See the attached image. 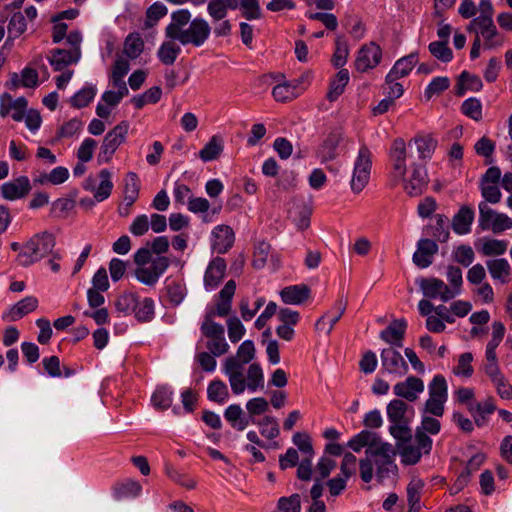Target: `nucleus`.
I'll use <instances>...</instances> for the list:
<instances>
[{
	"instance_id": "nucleus-1",
	"label": "nucleus",
	"mask_w": 512,
	"mask_h": 512,
	"mask_svg": "<svg viewBox=\"0 0 512 512\" xmlns=\"http://www.w3.org/2000/svg\"><path fill=\"white\" fill-rule=\"evenodd\" d=\"M347 446L354 452H360L366 447V457L359 462L360 477L365 483L372 480L374 466L380 483L396 477L398 470L395 463L396 451L390 443L382 441L376 433L362 430L348 441Z\"/></svg>"
},
{
	"instance_id": "nucleus-2",
	"label": "nucleus",
	"mask_w": 512,
	"mask_h": 512,
	"mask_svg": "<svg viewBox=\"0 0 512 512\" xmlns=\"http://www.w3.org/2000/svg\"><path fill=\"white\" fill-rule=\"evenodd\" d=\"M236 291L234 280L226 282L216 296L215 306L207 309L200 326L201 336L206 339V347L214 356H221L228 352L229 345L225 339L224 327L216 323L215 316H227L232 307V299Z\"/></svg>"
},
{
	"instance_id": "nucleus-3",
	"label": "nucleus",
	"mask_w": 512,
	"mask_h": 512,
	"mask_svg": "<svg viewBox=\"0 0 512 512\" xmlns=\"http://www.w3.org/2000/svg\"><path fill=\"white\" fill-rule=\"evenodd\" d=\"M54 246L55 238L53 235L49 233L37 234L23 245L17 261L21 266H29L48 255Z\"/></svg>"
},
{
	"instance_id": "nucleus-4",
	"label": "nucleus",
	"mask_w": 512,
	"mask_h": 512,
	"mask_svg": "<svg viewBox=\"0 0 512 512\" xmlns=\"http://www.w3.org/2000/svg\"><path fill=\"white\" fill-rule=\"evenodd\" d=\"M82 39V34L79 31H71L67 35V44L70 49H54L50 52L48 61L55 71H62L80 60Z\"/></svg>"
},
{
	"instance_id": "nucleus-5",
	"label": "nucleus",
	"mask_w": 512,
	"mask_h": 512,
	"mask_svg": "<svg viewBox=\"0 0 512 512\" xmlns=\"http://www.w3.org/2000/svg\"><path fill=\"white\" fill-rule=\"evenodd\" d=\"M428 393L429 397L424 404L423 412L435 417H442L448 399V385L442 375L438 374L433 377L428 385Z\"/></svg>"
},
{
	"instance_id": "nucleus-6",
	"label": "nucleus",
	"mask_w": 512,
	"mask_h": 512,
	"mask_svg": "<svg viewBox=\"0 0 512 512\" xmlns=\"http://www.w3.org/2000/svg\"><path fill=\"white\" fill-rule=\"evenodd\" d=\"M432 444L433 441L429 436H423L420 433H415L414 443L410 441L405 444L397 443L402 463L405 465L418 463L422 455L430 453Z\"/></svg>"
},
{
	"instance_id": "nucleus-7",
	"label": "nucleus",
	"mask_w": 512,
	"mask_h": 512,
	"mask_svg": "<svg viewBox=\"0 0 512 512\" xmlns=\"http://www.w3.org/2000/svg\"><path fill=\"white\" fill-rule=\"evenodd\" d=\"M128 131L129 123L121 121L105 135L98 155L100 161L107 163L112 159L119 146L126 141Z\"/></svg>"
},
{
	"instance_id": "nucleus-8",
	"label": "nucleus",
	"mask_w": 512,
	"mask_h": 512,
	"mask_svg": "<svg viewBox=\"0 0 512 512\" xmlns=\"http://www.w3.org/2000/svg\"><path fill=\"white\" fill-rule=\"evenodd\" d=\"M372 167L371 152L366 146H362L354 162L351 179V189L355 193L361 192L370 179Z\"/></svg>"
},
{
	"instance_id": "nucleus-9",
	"label": "nucleus",
	"mask_w": 512,
	"mask_h": 512,
	"mask_svg": "<svg viewBox=\"0 0 512 512\" xmlns=\"http://www.w3.org/2000/svg\"><path fill=\"white\" fill-rule=\"evenodd\" d=\"M479 226L482 230H492L501 233L512 228V219L504 213H498L486 202L479 204Z\"/></svg>"
},
{
	"instance_id": "nucleus-10",
	"label": "nucleus",
	"mask_w": 512,
	"mask_h": 512,
	"mask_svg": "<svg viewBox=\"0 0 512 512\" xmlns=\"http://www.w3.org/2000/svg\"><path fill=\"white\" fill-rule=\"evenodd\" d=\"M211 33V27L203 18H195L175 38L182 45L202 46Z\"/></svg>"
},
{
	"instance_id": "nucleus-11",
	"label": "nucleus",
	"mask_w": 512,
	"mask_h": 512,
	"mask_svg": "<svg viewBox=\"0 0 512 512\" xmlns=\"http://www.w3.org/2000/svg\"><path fill=\"white\" fill-rule=\"evenodd\" d=\"M169 265L170 261L167 257H156L150 264L136 267L134 275L140 283L151 287L159 281Z\"/></svg>"
},
{
	"instance_id": "nucleus-12",
	"label": "nucleus",
	"mask_w": 512,
	"mask_h": 512,
	"mask_svg": "<svg viewBox=\"0 0 512 512\" xmlns=\"http://www.w3.org/2000/svg\"><path fill=\"white\" fill-rule=\"evenodd\" d=\"M419 287L423 295L429 299H440L442 302H448L455 298V293H452L448 285L435 277L421 279Z\"/></svg>"
},
{
	"instance_id": "nucleus-13",
	"label": "nucleus",
	"mask_w": 512,
	"mask_h": 512,
	"mask_svg": "<svg viewBox=\"0 0 512 512\" xmlns=\"http://www.w3.org/2000/svg\"><path fill=\"white\" fill-rule=\"evenodd\" d=\"M382 370L388 374L402 377L408 372V365L395 348L389 347L380 354Z\"/></svg>"
},
{
	"instance_id": "nucleus-14",
	"label": "nucleus",
	"mask_w": 512,
	"mask_h": 512,
	"mask_svg": "<svg viewBox=\"0 0 512 512\" xmlns=\"http://www.w3.org/2000/svg\"><path fill=\"white\" fill-rule=\"evenodd\" d=\"M382 59V50L379 45L374 42L363 45L355 60L356 70L359 72H366L375 68Z\"/></svg>"
},
{
	"instance_id": "nucleus-15",
	"label": "nucleus",
	"mask_w": 512,
	"mask_h": 512,
	"mask_svg": "<svg viewBox=\"0 0 512 512\" xmlns=\"http://www.w3.org/2000/svg\"><path fill=\"white\" fill-rule=\"evenodd\" d=\"M406 145L403 139L397 138L393 141L390 158L392 162L391 177L395 182L404 180L406 174Z\"/></svg>"
},
{
	"instance_id": "nucleus-16",
	"label": "nucleus",
	"mask_w": 512,
	"mask_h": 512,
	"mask_svg": "<svg viewBox=\"0 0 512 512\" xmlns=\"http://www.w3.org/2000/svg\"><path fill=\"white\" fill-rule=\"evenodd\" d=\"M223 372L228 377L231 390L235 395H240L247 389L243 367L234 357H228L225 360Z\"/></svg>"
},
{
	"instance_id": "nucleus-17",
	"label": "nucleus",
	"mask_w": 512,
	"mask_h": 512,
	"mask_svg": "<svg viewBox=\"0 0 512 512\" xmlns=\"http://www.w3.org/2000/svg\"><path fill=\"white\" fill-rule=\"evenodd\" d=\"M226 269L227 264L223 258L217 256L211 259L203 277V284L206 291H213L219 286L226 274Z\"/></svg>"
},
{
	"instance_id": "nucleus-18",
	"label": "nucleus",
	"mask_w": 512,
	"mask_h": 512,
	"mask_svg": "<svg viewBox=\"0 0 512 512\" xmlns=\"http://www.w3.org/2000/svg\"><path fill=\"white\" fill-rule=\"evenodd\" d=\"M235 234L228 225H218L211 232V248L218 254L226 253L234 244Z\"/></svg>"
},
{
	"instance_id": "nucleus-19",
	"label": "nucleus",
	"mask_w": 512,
	"mask_h": 512,
	"mask_svg": "<svg viewBox=\"0 0 512 512\" xmlns=\"http://www.w3.org/2000/svg\"><path fill=\"white\" fill-rule=\"evenodd\" d=\"M31 190L30 180L26 176H20L1 185L2 198L14 201L25 197Z\"/></svg>"
},
{
	"instance_id": "nucleus-20",
	"label": "nucleus",
	"mask_w": 512,
	"mask_h": 512,
	"mask_svg": "<svg viewBox=\"0 0 512 512\" xmlns=\"http://www.w3.org/2000/svg\"><path fill=\"white\" fill-rule=\"evenodd\" d=\"M437 252L438 245L435 241L427 238L420 239L412 257L413 263L421 269L427 268L432 264L433 257Z\"/></svg>"
},
{
	"instance_id": "nucleus-21",
	"label": "nucleus",
	"mask_w": 512,
	"mask_h": 512,
	"mask_svg": "<svg viewBox=\"0 0 512 512\" xmlns=\"http://www.w3.org/2000/svg\"><path fill=\"white\" fill-rule=\"evenodd\" d=\"M424 391V382L415 376H410L404 381L398 382L393 387V392L397 397L413 402Z\"/></svg>"
},
{
	"instance_id": "nucleus-22",
	"label": "nucleus",
	"mask_w": 512,
	"mask_h": 512,
	"mask_svg": "<svg viewBox=\"0 0 512 512\" xmlns=\"http://www.w3.org/2000/svg\"><path fill=\"white\" fill-rule=\"evenodd\" d=\"M0 115L6 117L11 115L12 119L19 122L24 119L25 111L27 108V101L24 97L13 99L8 93L1 97Z\"/></svg>"
},
{
	"instance_id": "nucleus-23",
	"label": "nucleus",
	"mask_w": 512,
	"mask_h": 512,
	"mask_svg": "<svg viewBox=\"0 0 512 512\" xmlns=\"http://www.w3.org/2000/svg\"><path fill=\"white\" fill-rule=\"evenodd\" d=\"M37 307L38 299L34 296H27L3 312L2 320L7 322L18 321L36 310Z\"/></svg>"
},
{
	"instance_id": "nucleus-24",
	"label": "nucleus",
	"mask_w": 512,
	"mask_h": 512,
	"mask_svg": "<svg viewBox=\"0 0 512 512\" xmlns=\"http://www.w3.org/2000/svg\"><path fill=\"white\" fill-rule=\"evenodd\" d=\"M407 329V321L404 318L393 320L384 330L380 332V338L393 348H401Z\"/></svg>"
},
{
	"instance_id": "nucleus-25",
	"label": "nucleus",
	"mask_w": 512,
	"mask_h": 512,
	"mask_svg": "<svg viewBox=\"0 0 512 512\" xmlns=\"http://www.w3.org/2000/svg\"><path fill=\"white\" fill-rule=\"evenodd\" d=\"M402 181L404 182V190L410 196H418L428 183L427 172L424 167L415 165L410 177L408 179L404 178Z\"/></svg>"
},
{
	"instance_id": "nucleus-26",
	"label": "nucleus",
	"mask_w": 512,
	"mask_h": 512,
	"mask_svg": "<svg viewBox=\"0 0 512 512\" xmlns=\"http://www.w3.org/2000/svg\"><path fill=\"white\" fill-rule=\"evenodd\" d=\"M346 310V304L341 301L337 302L331 311L325 313L315 323V329L318 332L329 335L334 325L340 320Z\"/></svg>"
},
{
	"instance_id": "nucleus-27",
	"label": "nucleus",
	"mask_w": 512,
	"mask_h": 512,
	"mask_svg": "<svg viewBox=\"0 0 512 512\" xmlns=\"http://www.w3.org/2000/svg\"><path fill=\"white\" fill-rule=\"evenodd\" d=\"M485 374L490 378L494 384L497 394L506 400L512 399V385L507 381L502 374L499 365L483 368Z\"/></svg>"
},
{
	"instance_id": "nucleus-28",
	"label": "nucleus",
	"mask_w": 512,
	"mask_h": 512,
	"mask_svg": "<svg viewBox=\"0 0 512 512\" xmlns=\"http://www.w3.org/2000/svg\"><path fill=\"white\" fill-rule=\"evenodd\" d=\"M311 290L305 284L290 285L283 288L280 297L285 304L301 305L310 298Z\"/></svg>"
},
{
	"instance_id": "nucleus-29",
	"label": "nucleus",
	"mask_w": 512,
	"mask_h": 512,
	"mask_svg": "<svg viewBox=\"0 0 512 512\" xmlns=\"http://www.w3.org/2000/svg\"><path fill=\"white\" fill-rule=\"evenodd\" d=\"M487 269L493 280L506 284L512 280V268L504 258L488 260Z\"/></svg>"
},
{
	"instance_id": "nucleus-30",
	"label": "nucleus",
	"mask_w": 512,
	"mask_h": 512,
	"mask_svg": "<svg viewBox=\"0 0 512 512\" xmlns=\"http://www.w3.org/2000/svg\"><path fill=\"white\" fill-rule=\"evenodd\" d=\"M508 248V241L495 239L491 237H483L476 243V249L484 256H500L503 255Z\"/></svg>"
},
{
	"instance_id": "nucleus-31",
	"label": "nucleus",
	"mask_w": 512,
	"mask_h": 512,
	"mask_svg": "<svg viewBox=\"0 0 512 512\" xmlns=\"http://www.w3.org/2000/svg\"><path fill=\"white\" fill-rule=\"evenodd\" d=\"M191 22V13L187 9H180L171 14V22L166 27V38H175Z\"/></svg>"
},
{
	"instance_id": "nucleus-32",
	"label": "nucleus",
	"mask_w": 512,
	"mask_h": 512,
	"mask_svg": "<svg viewBox=\"0 0 512 512\" xmlns=\"http://www.w3.org/2000/svg\"><path fill=\"white\" fill-rule=\"evenodd\" d=\"M141 492V484L133 479H127L123 482L117 483L113 487V497L118 501L136 498L141 494Z\"/></svg>"
},
{
	"instance_id": "nucleus-33",
	"label": "nucleus",
	"mask_w": 512,
	"mask_h": 512,
	"mask_svg": "<svg viewBox=\"0 0 512 512\" xmlns=\"http://www.w3.org/2000/svg\"><path fill=\"white\" fill-rule=\"evenodd\" d=\"M474 220V211L469 207H461L458 213L453 217L452 228L458 235H465L471 231V225Z\"/></svg>"
},
{
	"instance_id": "nucleus-34",
	"label": "nucleus",
	"mask_w": 512,
	"mask_h": 512,
	"mask_svg": "<svg viewBox=\"0 0 512 512\" xmlns=\"http://www.w3.org/2000/svg\"><path fill=\"white\" fill-rule=\"evenodd\" d=\"M177 38H167L159 47L157 56L165 65H172L181 53Z\"/></svg>"
},
{
	"instance_id": "nucleus-35",
	"label": "nucleus",
	"mask_w": 512,
	"mask_h": 512,
	"mask_svg": "<svg viewBox=\"0 0 512 512\" xmlns=\"http://www.w3.org/2000/svg\"><path fill=\"white\" fill-rule=\"evenodd\" d=\"M126 96L118 91L108 90L102 94L101 100L96 107V114L100 118H107L111 113V107L116 106Z\"/></svg>"
},
{
	"instance_id": "nucleus-36",
	"label": "nucleus",
	"mask_w": 512,
	"mask_h": 512,
	"mask_svg": "<svg viewBox=\"0 0 512 512\" xmlns=\"http://www.w3.org/2000/svg\"><path fill=\"white\" fill-rule=\"evenodd\" d=\"M238 5V0H210L207 11L213 21L216 22L226 17L228 9H236Z\"/></svg>"
},
{
	"instance_id": "nucleus-37",
	"label": "nucleus",
	"mask_w": 512,
	"mask_h": 512,
	"mask_svg": "<svg viewBox=\"0 0 512 512\" xmlns=\"http://www.w3.org/2000/svg\"><path fill=\"white\" fill-rule=\"evenodd\" d=\"M417 62V53H410L409 55L398 59L391 70L388 72V78L391 79L392 77H397L400 79L407 76L412 71Z\"/></svg>"
},
{
	"instance_id": "nucleus-38",
	"label": "nucleus",
	"mask_w": 512,
	"mask_h": 512,
	"mask_svg": "<svg viewBox=\"0 0 512 512\" xmlns=\"http://www.w3.org/2000/svg\"><path fill=\"white\" fill-rule=\"evenodd\" d=\"M134 317L142 323L153 320L155 316V302L150 297L138 298L135 311L132 313Z\"/></svg>"
},
{
	"instance_id": "nucleus-39",
	"label": "nucleus",
	"mask_w": 512,
	"mask_h": 512,
	"mask_svg": "<svg viewBox=\"0 0 512 512\" xmlns=\"http://www.w3.org/2000/svg\"><path fill=\"white\" fill-rule=\"evenodd\" d=\"M302 93V89H298V84L291 82H283L276 85L272 90V95L276 101H291Z\"/></svg>"
},
{
	"instance_id": "nucleus-40",
	"label": "nucleus",
	"mask_w": 512,
	"mask_h": 512,
	"mask_svg": "<svg viewBox=\"0 0 512 512\" xmlns=\"http://www.w3.org/2000/svg\"><path fill=\"white\" fill-rule=\"evenodd\" d=\"M224 417L234 429L239 431H243L249 424L238 404L229 405L224 412Z\"/></svg>"
},
{
	"instance_id": "nucleus-41",
	"label": "nucleus",
	"mask_w": 512,
	"mask_h": 512,
	"mask_svg": "<svg viewBox=\"0 0 512 512\" xmlns=\"http://www.w3.org/2000/svg\"><path fill=\"white\" fill-rule=\"evenodd\" d=\"M223 140L220 136L214 135L199 151V157L204 162L215 160L223 151Z\"/></svg>"
},
{
	"instance_id": "nucleus-42",
	"label": "nucleus",
	"mask_w": 512,
	"mask_h": 512,
	"mask_svg": "<svg viewBox=\"0 0 512 512\" xmlns=\"http://www.w3.org/2000/svg\"><path fill=\"white\" fill-rule=\"evenodd\" d=\"M349 79L350 77L347 69H341L336 74L335 78L330 82L329 91L327 93L329 101L333 102L338 99V97L344 92Z\"/></svg>"
},
{
	"instance_id": "nucleus-43",
	"label": "nucleus",
	"mask_w": 512,
	"mask_h": 512,
	"mask_svg": "<svg viewBox=\"0 0 512 512\" xmlns=\"http://www.w3.org/2000/svg\"><path fill=\"white\" fill-rule=\"evenodd\" d=\"M469 409L474 416L475 423L483 426L486 423L487 416L496 410V406L492 399H487L483 403H471Z\"/></svg>"
},
{
	"instance_id": "nucleus-44",
	"label": "nucleus",
	"mask_w": 512,
	"mask_h": 512,
	"mask_svg": "<svg viewBox=\"0 0 512 512\" xmlns=\"http://www.w3.org/2000/svg\"><path fill=\"white\" fill-rule=\"evenodd\" d=\"M252 423L257 425L261 435L269 440L277 438L280 434L277 419L273 416L266 415L259 420L253 419Z\"/></svg>"
},
{
	"instance_id": "nucleus-45",
	"label": "nucleus",
	"mask_w": 512,
	"mask_h": 512,
	"mask_svg": "<svg viewBox=\"0 0 512 512\" xmlns=\"http://www.w3.org/2000/svg\"><path fill=\"white\" fill-rule=\"evenodd\" d=\"M138 298L139 296L134 292L121 293L115 300L116 311L124 316L131 315L135 311Z\"/></svg>"
},
{
	"instance_id": "nucleus-46",
	"label": "nucleus",
	"mask_w": 512,
	"mask_h": 512,
	"mask_svg": "<svg viewBox=\"0 0 512 512\" xmlns=\"http://www.w3.org/2000/svg\"><path fill=\"white\" fill-rule=\"evenodd\" d=\"M173 400V391L168 386H159L151 396V403L157 410L168 409Z\"/></svg>"
},
{
	"instance_id": "nucleus-47",
	"label": "nucleus",
	"mask_w": 512,
	"mask_h": 512,
	"mask_svg": "<svg viewBox=\"0 0 512 512\" xmlns=\"http://www.w3.org/2000/svg\"><path fill=\"white\" fill-rule=\"evenodd\" d=\"M100 183L94 192V198L97 202L106 200L112 192L113 182L111 181V173L107 169L99 172Z\"/></svg>"
},
{
	"instance_id": "nucleus-48",
	"label": "nucleus",
	"mask_w": 512,
	"mask_h": 512,
	"mask_svg": "<svg viewBox=\"0 0 512 512\" xmlns=\"http://www.w3.org/2000/svg\"><path fill=\"white\" fill-rule=\"evenodd\" d=\"M207 397L210 401L220 404L225 403L229 398V391L226 384L221 380H213L207 388Z\"/></svg>"
},
{
	"instance_id": "nucleus-49",
	"label": "nucleus",
	"mask_w": 512,
	"mask_h": 512,
	"mask_svg": "<svg viewBox=\"0 0 512 512\" xmlns=\"http://www.w3.org/2000/svg\"><path fill=\"white\" fill-rule=\"evenodd\" d=\"M247 389L250 392H256L264 387V374L262 368L257 363H252L247 371Z\"/></svg>"
},
{
	"instance_id": "nucleus-50",
	"label": "nucleus",
	"mask_w": 512,
	"mask_h": 512,
	"mask_svg": "<svg viewBox=\"0 0 512 512\" xmlns=\"http://www.w3.org/2000/svg\"><path fill=\"white\" fill-rule=\"evenodd\" d=\"M96 93L95 85H86L71 97L70 103L75 108H83L94 99Z\"/></svg>"
},
{
	"instance_id": "nucleus-51",
	"label": "nucleus",
	"mask_w": 512,
	"mask_h": 512,
	"mask_svg": "<svg viewBox=\"0 0 512 512\" xmlns=\"http://www.w3.org/2000/svg\"><path fill=\"white\" fill-rule=\"evenodd\" d=\"M437 418L422 412L421 424L416 428L415 433H420L423 436H428L427 433L431 435L438 434L441 430V424Z\"/></svg>"
},
{
	"instance_id": "nucleus-52",
	"label": "nucleus",
	"mask_w": 512,
	"mask_h": 512,
	"mask_svg": "<svg viewBox=\"0 0 512 512\" xmlns=\"http://www.w3.org/2000/svg\"><path fill=\"white\" fill-rule=\"evenodd\" d=\"M419 158L430 159L436 148V141L431 136H418L414 138Z\"/></svg>"
},
{
	"instance_id": "nucleus-53",
	"label": "nucleus",
	"mask_w": 512,
	"mask_h": 512,
	"mask_svg": "<svg viewBox=\"0 0 512 512\" xmlns=\"http://www.w3.org/2000/svg\"><path fill=\"white\" fill-rule=\"evenodd\" d=\"M27 30V23L24 14L14 13L8 24V39L20 37Z\"/></svg>"
},
{
	"instance_id": "nucleus-54",
	"label": "nucleus",
	"mask_w": 512,
	"mask_h": 512,
	"mask_svg": "<svg viewBox=\"0 0 512 512\" xmlns=\"http://www.w3.org/2000/svg\"><path fill=\"white\" fill-rule=\"evenodd\" d=\"M167 290V296L169 298V301L173 305H179L183 302L184 298L187 294V289L185 284L179 281H171L168 282L166 285Z\"/></svg>"
},
{
	"instance_id": "nucleus-55",
	"label": "nucleus",
	"mask_w": 512,
	"mask_h": 512,
	"mask_svg": "<svg viewBox=\"0 0 512 512\" xmlns=\"http://www.w3.org/2000/svg\"><path fill=\"white\" fill-rule=\"evenodd\" d=\"M407 411V404L399 399H394L387 405V417L390 423L403 422Z\"/></svg>"
},
{
	"instance_id": "nucleus-56",
	"label": "nucleus",
	"mask_w": 512,
	"mask_h": 512,
	"mask_svg": "<svg viewBox=\"0 0 512 512\" xmlns=\"http://www.w3.org/2000/svg\"><path fill=\"white\" fill-rule=\"evenodd\" d=\"M446 279L449 284L448 287L455 293V297L462 293L463 277L460 268L455 266H448L446 271Z\"/></svg>"
},
{
	"instance_id": "nucleus-57",
	"label": "nucleus",
	"mask_w": 512,
	"mask_h": 512,
	"mask_svg": "<svg viewBox=\"0 0 512 512\" xmlns=\"http://www.w3.org/2000/svg\"><path fill=\"white\" fill-rule=\"evenodd\" d=\"M483 40V46L486 49H495L501 47L505 42V37L498 32L496 26L480 34V41Z\"/></svg>"
},
{
	"instance_id": "nucleus-58",
	"label": "nucleus",
	"mask_w": 512,
	"mask_h": 512,
	"mask_svg": "<svg viewBox=\"0 0 512 512\" xmlns=\"http://www.w3.org/2000/svg\"><path fill=\"white\" fill-rule=\"evenodd\" d=\"M144 43L138 34L129 35L124 43V53L130 59L137 58L143 51Z\"/></svg>"
},
{
	"instance_id": "nucleus-59",
	"label": "nucleus",
	"mask_w": 512,
	"mask_h": 512,
	"mask_svg": "<svg viewBox=\"0 0 512 512\" xmlns=\"http://www.w3.org/2000/svg\"><path fill=\"white\" fill-rule=\"evenodd\" d=\"M473 355L470 352L461 354L458 358L457 365L453 368V373L460 377L469 378L472 376L474 369L472 367Z\"/></svg>"
},
{
	"instance_id": "nucleus-60",
	"label": "nucleus",
	"mask_w": 512,
	"mask_h": 512,
	"mask_svg": "<svg viewBox=\"0 0 512 512\" xmlns=\"http://www.w3.org/2000/svg\"><path fill=\"white\" fill-rule=\"evenodd\" d=\"M69 177V171L67 168L58 166L54 168L49 174L42 175L39 179L35 181L43 184V183H51L53 185H59L64 183Z\"/></svg>"
},
{
	"instance_id": "nucleus-61",
	"label": "nucleus",
	"mask_w": 512,
	"mask_h": 512,
	"mask_svg": "<svg viewBox=\"0 0 512 512\" xmlns=\"http://www.w3.org/2000/svg\"><path fill=\"white\" fill-rule=\"evenodd\" d=\"M448 42L434 41L428 46L430 53L442 62H450L453 58L452 50L447 46Z\"/></svg>"
},
{
	"instance_id": "nucleus-62",
	"label": "nucleus",
	"mask_w": 512,
	"mask_h": 512,
	"mask_svg": "<svg viewBox=\"0 0 512 512\" xmlns=\"http://www.w3.org/2000/svg\"><path fill=\"white\" fill-rule=\"evenodd\" d=\"M389 432L393 436L394 439L397 440V443L405 444L411 441L412 433L409 426L403 422L391 423L389 427Z\"/></svg>"
},
{
	"instance_id": "nucleus-63",
	"label": "nucleus",
	"mask_w": 512,
	"mask_h": 512,
	"mask_svg": "<svg viewBox=\"0 0 512 512\" xmlns=\"http://www.w3.org/2000/svg\"><path fill=\"white\" fill-rule=\"evenodd\" d=\"M292 442L304 457H313L314 451L311 439L307 433L297 432L293 435Z\"/></svg>"
},
{
	"instance_id": "nucleus-64",
	"label": "nucleus",
	"mask_w": 512,
	"mask_h": 512,
	"mask_svg": "<svg viewBox=\"0 0 512 512\" xmlns=\"http://www.w3.org/2000/svg\"><path fill=\"white\" fill-rule=\"evenodd\" d=\"M277 507L282 512H300L301 497L297 493L289 497H281L278 500Z\"/></svg>"
}]
</instances>
